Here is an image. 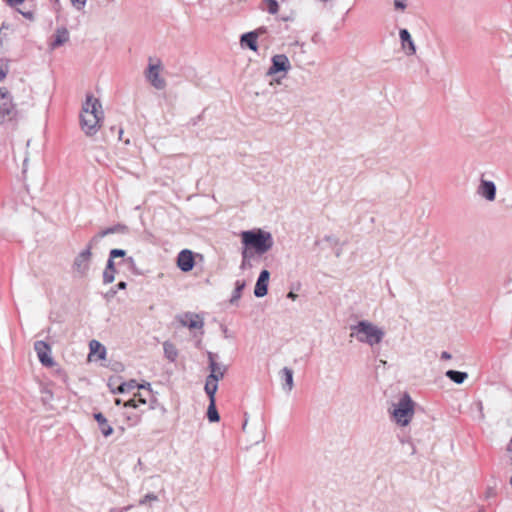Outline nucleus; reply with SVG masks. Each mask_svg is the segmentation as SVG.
I'll return each instance as SVG.
<instances>
[{"instance_id": "nucleus-1", "label": "nucleus", "mask_w": 512, "mask_h": 512, "mask_svg": "<svg viewBox=\"0 0 512 512\" xmlns=\"http://www.w3.org/2000/svg\"><path fill=\"white\" fill-rule=\"evenodd\" d=\"M103 117L101 102L93 95L88 94L80 114V125L83 132L87 136L95 135L101 127Z\"/></svg>"}, {"instance_id": "nucleus-2", "label": "nucleus", "mask_w": 512, "mask_h": 512, "mask_svg": "<svg viewBox=\"0 0 512 512\" xmlns=\"http://www.w3.org/2000/svg\"><path fill=\"white\" fill-rule=\"evenodd\" d=\"M350 331V337L371 347L381 343L385 336V332L382 328L367 320H361L351 325Z\"/></svg>"}, {"instance_id": "nucleus-3", "label": "nucleus", "mask_w": 512, "mask_h": 512, "mask_svg": "<svg viewBox=\"0 0 512 512\" xmlns=\"http://www.w3.org/2000/svg\"><path fill=\"white\" fill-rule=\"evenodd\" d=\"M241 240L244 246L251 247L259 255L268 252L274 244L271 233L261 229L243 231Z\"/></svg>"}, {"instance_id": "nucleus-4", "label": "nucleus", "mask_w": 512, "mask_h": 512, "mask_svg": "<svg viewBox=\"0 0 512 512\" xmlns=\"http://www.w3.org/2000/svg\"><path fill=\"white\" fill-rule=\"evenodd\" d=\"M393 419L400 426H407L414 416V402L409 395L405 394L392 411Z\"/></svg>"}, {"instance_id": "nucleus-5", "label": "nucleus", "mask_w": 512, "mask_h": 512, "mask_svg": "<svg viewBox=\"0 0 512 512\" xmlns=\"http://www.w3.org/2000/svg\"><path fill=\"white\" fill-rule=\"evenodd\" d=\"M96 244L90 240L84 250L79 252L74 258L72 271L78 277H86L90 270L92 260V248Z\"/></svg>"}, {"instance_id": "nucleus-6", "label": "nucleus", "mask_w": 512, "mask_h": 512, "mask_svg": "<svg viewBox=\"0 0 512 512\" xmlns=\"http://www.w3.org/2000/svg\"><path fill=\"white\" fill-rule=\"evenodd\" d=\"M18 117V111L6 89H0V124L13 121Z\"/></svg>"}, {"instance_id": "nucleus-7", "label": "nucleus", "mask_w": 512, "mask_h": 512, "mask_svg": "<svg viewBox=\"0 0 512 512\" xmlns=\"http://www.w3.org/2000/svg\"><path fill=\"white\" fill-rule=\"evenodd\" d=\"M161 62L157 60L152 63V59H149L148 67L145 71L146 80L157 90H163L166 88V80L161 76Z\"/></svg>"}, {"instance_id": "nucleus-8", "label": "nucleus", "mask_w": 512, "mask_h": 512, "mask_svg": "<svg viewBox=\"0 0 512 512\" xmlns=\"http://www.w3.org/2000/svg\"><path fill=\"white\" fill-rule=\"evenodd\" d=\"M207 358H208V368L210 370V374L207 376V378L213 380V381H220L224 378L228 367L225 364L218 363L217 358L218 355L208 351L207 352Z\"/></svg>"}, {"instance_id": "nucleus-9", "label": "nucleus", "mask_w": 512, "mask_h": 512, "mask_svg": "<svg viewBox=\"0 0 512 512\" xmlns=\"http://www.w3.org/2000/svg\"><path fill=\"white\" fill-rule=\"evenodd\" d=\"M496 191V185L493 181L487 180L483 176L480 178L479 185L476 189L478 196L489 202H493L496 199Z\"/></svg>"}, {"instance_id": "nucleus-10", "label": "nucleus", "mask_w": 512, "mask_h": 512, "mask_svg": "<svg viewBox=\"0 0 512 512\" xmlns=\"http://www.w3.org/2000/svg\"><path fill=\"white\" fill-rule=\"evenodd\" d=\"M272 64L267 71L268 76L279 72H288L291 69L290 61L285 54H276L271 59Z\"/></svg>"}, {"instance_id": "nucleus-11", "label": "nucleus", "mask_w": 512, "mask_h": 512, "mask_svg": "<svg viewBox=\"0 0 512 512\" xmlns=\"http://www.w3.org/2000/svg\"><path fill=\"white\" fill-rule=\"evenodd\" d=\"M34 349L37 353L40 363L46 367H52L55 362L51 357V347L45 341H36Z\"/></svg>"}, {"instance_id": "nucleus-12", "label": "nucleus", "mask_w": 512, "mask_h": 512, "mask_svg": "<svg viewBox=\"0 0 512 512\" xmlns=\"http://www.w3.org/2000/svg\"><path fill=\"white\" fill-rule=\"evenodd\" d=\"M179 323L189 329H202L204 326L203 317L199 314L187 312L178 316Z\"/></svg>"}, {"instance_id": "nucleus-13", "label": "nucleus", "mask_w": 512, "mask_h": 512, "mask_svg": "<svg viewBox=\"0 0 512 512\" xmlns=\"http://www.w3.org/2000/svg\"><path fill=\"white\" fill-rule=\"evenodd\" d=\"M195 265L194 255L191 250L184 249L177 256V266L182 272H189Z\"/></svg>"}, {"instance_id": "nucleus-14", "label": "nucleus", "mask_w": 512, "mask_h": 512, "mask_svg": "<svg viewBox=\"0 0 512 512\" xmlns=\"http://www.w3.org/2000/svg\"><path fill=\"white\" fill-rule=\"evenodd\" d=\"M399 37L401 41V47L407 56L414 55L416 53V46L411 37L410 32L403 28L399 31Z\"/></svg>"}, {"instance_id": "nucleus-15", "label": "nucleus", "mask_w": 512, "mask_h": 512, "mask_svg": "<svg viewBox=\"0 0 512 512\" xmlns=\"http://www.w3.org/2000/svg\"><path fill=\"white\" fill-rule=\"evenodd\" d=\"M269 277L270 272L268 270L265 269L260 272L254 289V294L256 297L261 298L267 294Z\"/></svg>"}, {"instance_id": "nucleus-16", "label": "nucleus", "mask_w": 512, "mask_h": 512, "mask_svg": "<svg viewBox=\"0 0 512 512\" xmlns=\"http://www.w3.org/2000/svg\"><path fill=\"white\" fill-rule=\"evenodd\" d=\"M150 386H151L150 383L138 385L135 380H131L129 382L121 383L115 390L113 389L112 392L113 393H126L135 388H139V389L147 390V394L150 395L151 394Z\"/></svg>"}, {"instance_id": "nucleus-17", "label": "nucleus", "mask_w": 512, "mask_h": 512, "mask_svg": "<svg viewBox=\"0 0 512 512\" xmlns=\"http://www.w3.org/2000/svg\"><path fill=\"white\" fill-rule=\"evenodd\" d=\"M127 232V227L125 225H122V224H117V225H114L112 227H108L104 230H102L101 232H99L98 234H96L94 237L91 238L92 242H94L95 244H98V242L105 236L107 235H110V234H115V233H126Z\"/></svg>"}, {"instance_id": "nucleus-18", "label": "nucleus", "mask_w": 512, "mask_h": 512, "mask_svg": "<svg viewBox=\"0 0 512 512\" xmlns=\"http://www.w3.org/2000/svg\"><path fill=\"white\" fill-rule=\"evenodd\" d=\"M240 46L242 48H249L250 50L256 52L258 50L256 33H252L250 31L242 34L240 37Z\"/></svg>"}, {"instance_id": "nucleus-19", "label": "nucleus", "mask_w": 512, "mask_h": 512, "mask_svg": "<svg viewBox=\"0 0 512 512\" xmlns=\"http://www.w3.org/2000/svg\"><path fill=\"white\" fill-rule=\"evenodd\" d=\"M280 378L283 381V389L287 392L292 391L294 387V380H293V370L288 367H284L279 372Z\"/></svg>"}, {"instance_id": "nucleus-20", "label": "nucleus", "mask_w": 512, "mask_h": 512, "mask_svg": "<svg viewBox=\"0 0 512 512\" xmlns=\"http://www.w3.org/2000/svg\"><path fill=\"white\" fill-rule=\"evenodd\" d=\"M94 419L97 421L99 429L103 436L108 437L113 434V428L109 425L106 417L102 413H95Z\"/></svg>"}, {"instance_id": "nucleus-21", "label": "nucleus", "mask_w": 512, "mask_h": 512, "mask_svg": "<svg viewBox=\"0 0 512 512\" xmlns=\"http://www.w3.org/2000/svg\"><path fill=\"white\" fill-rule=\"evenodd\" d=\"M69 40V32L66 28H58L55 33V38L51 42L50 47L55 49L63 44H65Z\"/></svg>"}, {"instance_id": "nucleus-22", "label": "nucleus", "mask_w": 512, "mask_h": 512, "mask_svg": "<svg viewBox=\"0 0 512 512\" xmlns=\"http://www.w3.org/2000/svg\"><path fill=\"white\" fill-rule=\"evenodd\" d=\"M115 261H112V259L107 260L106 267L103 271V283L104 284H110L115 280V274H116V268H115Z\"/></svg>"}, {"instance_id": "nucleus-23", "label": "nucleus", "mask_w": 512, "mask_h": 512, "mask_svg": "<svg viewBox=\"0 0 512 512\" xmlns=\"http://www.w3.org/2000/svg\"><path fill=\"white\" fill-rule=\"evenodd\" d=\"M89 347L91 355L97 354L99 359H105L106 349L100 342H98L97 340H92L89 343Z\"/></svg>"}, {"instance_id": "nucleus-24", "label": "nucleus", "mask_w": 512, "mask_h": 512, "mask_svg": "<svg viewBox=\"0 0 512 512\" xmlns=\"http://www.w3.org/2000/svg\"><path fill=\"white\" fill-rule=\"evenodd\" d=\"M218 389V381H213L209 378H206L204 390L209 397V401L215 400V394Z\"/></svg>"}, {"instance_id": "nucleus-25", "label": "nucleus", "mask_w": 512, "mask_h": 512, "mask_svg": "<svg viewBox=\"0 0 512 512\" xmlns=\"http://www.w3.org/2000/svg\"><path fill=\"white\" fill-rule=\"evenodd\" d=\"M446 376L457 384H462L468 377L466 372L456 370H448Z\"/></svg>"}, {"instance_id": "nucleus-26", "label": "nucleus", "mask_w": 512, "mask_h": 512, "mask_svg": "<svg viewBox=\"0 0 512 512\" xmlns=\"http://www.w3.org/2000/svg\"><path fill=\"white\" fill-rule=\"evenodd\" d=\"M245 288V281L237 280L235 283V289L232 293L230 303L236 304L238 300L241 298V293L243 289Z\"/></svg>"}, {"instance_id": "nucleus-27", "label": "nucleus", "mask_w": 512, "mask_h": 512, "mask_svg": "<svg viewBox=\"0 0 512 512\" xmlns=\"http://www.w3.org/2000/svg\"><path fill=\"white\" fill-rule=\"evenodd\" d=\"M146 402V397L141 393H137L132 399L125 402L124 407L137 408L139 404H146Z\"/></svg>"}, {"instance_id": "nucleus-28", "label": "nucleus", "mask_w": 512, "mask_h": 512, "mask_svg": "<svg viewBox=\"0 0 512 512\" xmlns=\"http://www.w3.org/2000/svg\"><path fill=\"white\" fill-rule=\"evenodd\" d=\"M207 417L210 422H218L220 419L219 413L216 409L215 400L209 401Z\"/></svg>"}, {"instance_id": "nucleus-29", "label": "nucleus", "mask_w": 512, "mask_h": 512, "mask_svg": "<svg viewBox=\"0 0 512 512\" xmlns=\"http://www.w3.org/2000/svg\"><path fill=\"white\" fill-rule=\"evenodd\" d=\"M163 347H164L165 356L170 361H175V359L178 356V352H177V349L175 348V346L171 343L165 342Z\"/></svg>"}, {"instance_id": "nucleus-30", "label": "nucleus", "mask_w": 512, "mask_h": 512, "mask_svg": "<svg viewBox=\"0 0 512 512\" xmlns=\"http://www.w3.org/2000/svg\"><path fill=\"white\" fill-rule=\"evenodd\" d=\"M127 287V283L124 282V281H120L115 288H111L107 293H106V298L107 299H110L112 297L115 296V294L117 293L118 289L120 290H124L126 289Z\"/></svg>"}, {"instance_id": "nucleus-31", "label": "nucleus", "mask_w": 512, "mask_h": 512, "mask_svg": "<svg viewBox=\"0 0 512 512\" xmlns=\"http://www.w3.org/2000/svg\"><path fill=\"white\" fill-rule=\"evenodd\" d=\"M10 66L8 60H1L0 64V82L5 79L7 74L9 73Z\"/></svg>"}, {"instance_id": "nucleus-32", "label": "nucleus", "mask_w": 512, "mask_h": 512, "mask_svg": "<svg viewBox=\"0 0 512 512\" xmlns=\"http://www.w3.org/2000/svg\"><path fill=\"white\" fill-rule=\"evenodd\" d=\"M251 247H247V246H244V248L242 249V263H241V268H244L247 264V261L252 257V252H251Z\"/></svg>"}, {"instance_id": "nucleus-33", "label": "nucleus", "mask_w": 512, "mask_h": 512, "mask_svg": "<svg viewBox=\"0 0 512 512\" xmlns=\"http://www.w3.org/2000/svg\"><path fill=\"white\" fill-rule=\"evenodd\" d=\"M126 251L123 249H112L109 252V258L114 261L116 258H123V260L126 258Z\"/></svg>"}, {"instance_id": "nucleus-34", "label": "nucleus", "mask_w": 512, "mask_h": 512, "mask_svg": "<svg viewBox=\"0 0 512 512\" xmlns=\"http://www.w3.org/2000/svg\"><path fill=\"white\" fill-rule=\"evenodd\" d=\"M156 501H158L157 495H155L154 493H148L139 500V505L144 506L147 505L148 503Z\"/></svg>"}, {"instance_id": "nucleus-35", "label": "nucleus", "mask_w": 512, "mask_h": 512, "mask_svg": "<svg viewBox=\"0 0 512 512\" xmlns=\"http://www.w3.org/2000/svg\"><path fill=\"white\" fill-rule=\"evenodd\" d=\"M127 421L129 426H136L141 422V415L138 413L127 415Z\"/></svg>"}, {"instance_id": "nucleus-36", "label": "nucleus", "mask_w": 512, "mask_h": 512, "mask_svg": "<svg viewBox=\"0 0 512 512\" xmlns=\"http://www.w3.org/2000/svg\"><path fill=\"white\" fill-rule=\"evenodd\" d=\"M267 10L270 14H276L278 12V3L276 0H266Z\"/></svg>"}, {"instance_id": "nucleus-37", "label": "nucleus", "mask_w": 512, "mask_h": 512, "mask_svg": "<svg viewBox=\"0 0 512 512\" xmlns=\"http://www.w3.org/2000/svg\"><path fill=\"white\" fill-rule=\"evenodd\" d=\"M394 7L396 10L404 11L407 7V0H394Z\"/></svg>"}, {"instance_id": "nucleus-38", "label": "nucleus", "mask_w": 512, "mask_h": 512, "mask_svg": "<svg viewBox=\"0 0 512 512\" xmlns=\"http://www.w3.org/2000/svg\"><path fill=\"white\" fill-rule=\"evenodd\" d=\"M123 263L126 264L131 270H135L136 262L133 257H126L123 260Z\"/></svg>"}, {"instance_id": "nucleus-39", "label": "nucleus", "mask_w": 512, "mask_h": 512, "mask_svg": "<svg viewBox=\"0 0 512 512\" xmlns=\"http://www.w3.org/2000/svg\"><path fill=\"white\" fill-rule=\"evenodd\" d=\"M72 5L74 7H76L78 10L82 9L85 4H86V0H70Z\"/></svg>"}, {"instance_id": "nucleus-40", "label": "nucleus", "mask_w": 512, "mask_h": 512, "mask_svg": "<svg viewBox=\"0 0 512 512\" xmlns=\"http://www.w3.org/2000/svg\"><path fill=\"white\" fill-rule=\"evenodd\" d=\"M251 32L256 33L257 39H258L259 37H261L262 35H264L267 32V28L262 26V27H259L255 30L251 31Z\"/></svg>"}, {"instance_id": "nucleus-41", "label": "nucleus", "mask_w": 512, "mask_h": 512, "mask_svg": "<svg viewBox=\"0 0 512 512\" xmlns=\"http://www.w3.org/2000/svg\"><path fill=\"white\" fill-rule=\"evenodd\" d=\"M10 6H16L21 4L24 0H6Z\"/></svg>"}, {"instance_id": "nucleus-42", "label": "nucleus", "mask_w": 512, "mask_h": 512, "mask_svg": "<svg viewBox=\"0 0 512 512\" xmlns=\"http://www.w3.org/2000/svg\"><path fill=\"white\" fill-rule=\"evenodd\" d=\"M441 359L449 360V359H451V354H450V353H448L447 351H443V352L441 353Z\"/></svg>"}, {"instance_id": "nucleus-43", "label": "nucleus", "mask_w": 512, "mask_h": 512, "mask_svg": "<svg viewBox=\"0 0 512 512\" xmlns=\"http://www.w3.org/2000/svg\"><path fill=\"white\" fill-rule=\"evenodd\" d=\"M293 46L298 47L302 53H304V52H305V50H304V46H305V45H304L303 43L295 42V43L293 44Z\"/></svg>"}, {"instance_id": "nucleus-44", "label": "nucleus", "mask_w": 512, "mask_h": 512, "mask_svg": "<svg viewBox=\"0 0 512 512\" xmlns=\"http://www.w3.org/2000/svg\"><path fill=\"white\" fill-rule=\"evenodd\" d=\"M22 15L25 17V18H28V19H33V13L32 12H21Z\"/></svg>"}, {"instance_id": "nucleus-45", "label": "nucleus", "mask_w": 512, "mask_h": 512, "mask_svg": "<svg viewBox=\"0 0 512 512\" xmlns=\"http://www.w3.org/2000/svg\"><path fill=\"white\" fill-rule=\"evenodd\" d=\"M287 297L291 300H295L298 296L297 294H295L294 292L290 291L288 294H287Z\"/></svg>"}, {"instance_id": "nucleus-46", "label": "nucleus", "mask_w": 512, "mask_h": 512, "mask_svg": "<svg viewBox=\"0 0 512 512\" xmlns=\"http://www.w3.org/2000/svg\"><path fill=\"white\" fill-rule=\"evenodd\" d=\"M115 403H116L117 405H119V404H121V400H120V399H116V400H115Z\"/></svg>"}, {"instance_id": "nucleus-47", "label": "nucleus", "mask_w": 512, "mask_h": 512, "mask_svg": "<svg viewBox=\"0 0 512 512\" xmlns=\"http://www.w3.org/2000/svg\"><path fill=\"white\" fill-rule=\"evenodd\" d=\"M478 406H479L480 411H482V408H483V407H482V402H479V403H478Z\"/></svg>"}, {"instance_id": "nucleus-48", "label": "nucleus", "mask_w": 512, "mask_h": 512, "mask_svg": "<svg viewBox=\"0 0 512 512\" xmlns=\"http://www.w3.org/2000/svg\"><path fill=\"white\" fill-rule=\"evenodd\" d=\"M509 450L512 452V438H511V441H510Z\"/></svg>"}, {"instance_id": "nucleus-49", "label": "nucleus", "mask_w": 512, "mask_h": 512, "mask_svg": "<svg viewBox=\"0 0 512 512\" xmlns=\"http://www.w3.org/2000/svg\"><path fill=\"white\" fill-rule=\"evenodd\" d=\"M246 427H247V421L244 422L243 429H245Z\"/></svg>"}]
</instances>
